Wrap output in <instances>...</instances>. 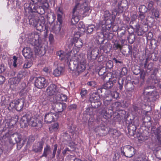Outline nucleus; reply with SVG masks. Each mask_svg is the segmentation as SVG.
Segmentation results:
<instances>
[{"instance_id":"obj_34","label":"nucleus","mask_w":161,"mask_h":161,"mask_svg":"<svg viewBox=\"0 0 161 161\" xmlns=\"http://www.w3.org/2000/svg\"><path fill=\"white\" fill-rule=\"evenodd\" d=\"M152 83L153 84H157L159 87L161 89V80H158L156 76L153 75L152 77Z\"/></svg>"},{"instance_id":"obj_8","label":"nucleus","mask_w":161,"mask_h":161,"mask_svg":"<svg viewBox=\"0 0 161 161\" xmlns=\"http://www.w3.org/2000/svg\"><path fill=\"white\" fill-rule=\"evenodd\" d=\"M34 84L36 87L39 89L45 88L48 85L47 81L45 78L42 77L35 78Z\"/></svg>"},{"instance_id":"obj_48","label":"nucleus","mask_w":161,"mask_h":161,"mask_svg":"<svg viewBox=\"0 0 161 161\" xmlns=\"http://www.w3.org/2000/svg\"><path fill=\"white\" fill-rule=\"evenodd\" d=\"M112 110H109V109H106V110H103L102 111V113L104 114L106 116H108V117L109 116H111L112 112Z\"/></svg>"},{"instance_id":"obj_19","label":"nucleus","mask_w":161,"mask_h":161,"mask_svg":"<svg viewBox=\"0 0 161 161\" xmlns=\"http://www.w3.org/2000/svg\"><path fill=\"white\" fill-rule=\"evenodd\" d=\"M44 143L42 141L37 142L33 146L32 151L35 153L41 152L42 150Z\"/></svg>"},{"instance_id":"obj_26","label":"nucleus","mask_w":161,"mask_h":161,"mask_svg":"<svg viewBox=\"0 0 161 161\" xmlns=\"http://www.w3.org/2000/svg\"><path fill=\"white\" fill-rule=\"evenodd\" d=\"M30 117L29 115L25 114L22 117L20 123L22 126L26 127L28 125Z\"/></svg>"},{"instance_id":"obj_25","label":"nucleus","mask_w":161,"mask_h":161,"mask_svg":"<svg viewBox=\"0 0 161 161\" xmlns=\"http://www.w3.org/2000/svg\"><path fill=\"white\" fill-rule=\"evenodd\" d=\"M104 38L108 40H111L113 37V34L109 32L108 29H103L102 32Z\"/></svg>"},{"instance_id":"obj_52","label":"nucleus","mask_w":161,"mask_h":161,"mask_svg":"<svg viewBox=\"0 0 161 161\" xmlns=\"http://www.w3.org/2000/svg\"><path fill=\"white\" fill-rule=\"evenodd\" d=\"M109 95L113 98L115 99H117L119 97V93L116 91L110 92Z\"/></svg>"},{"instance_id":"obj_35","label":"nucleus","mask_w":161,"mask_h":161,"mask_svg":"<svg viewBox=\"0 0 161 161\" xmlns=\"http://www.w3.org/2000/svg\"><path fill=\"white\" fill-rule=\"evenodd\" d=\"M111 106L113 109H115L116 111H119L122 107L121 103L118 102L113 103Z\"/></svg>"},{"instance_id":"obj_32","label":"nucleus","mask_w":161,"mask_h":161,"mask_svg":"<svg viewBox=\"0 0 161 161\" xmlns=\"http://www.w3.org/2000/svg\"><path fill=\"white\" fill-rule=\"evenodd\" d=\"M123 10V8L118 5L117 8L112 10V15L114 17H115L117 14H119L122 13Z\"/></svg>"},{"instance_id":"obj_17","label":"nucleus","mask_w":161,"mask_h":161,"mask_svg":"<svg viewBox=\"0 0 161 161\" xmlns=\"http://www.w3.org/2000/svg\"><path fill=\"white\" fill-rule=\"evenodd\" d=\"M34 48H35V52L36 55L40 57L44 55L46 53L45 48L42 46L39 42L38 45L35 46Z\"/></svg>"},{"instance_id":"obj_6","label":"nucleus","mask_w":161,"mask_h":161,"mask_svg":"<svg viewBox=\"0 0 161 161\" xmlns=\"http://www.w3.org/2000/svg\"><path fill=\"white\" fill-rule=\"evenodd\" d=\"M52 106L53 109L56 112H61L65 109L66 107L65 103L54 100L53 99Z\"/></svg>"},{"instance_id":"obj_63","label":"nucleus","mask_w":161,"mask_h":161,"mask_svg":"<svg viewBox=\"0 0 161 161\" xmlns=\"http://www.w3.org/2000/svg\"><path fill=\"white\" fill-rule=\"evenodd\" d=\"M11 80L12 81V82L15 85H17L18 84L20 81L19 80H18L16 77H15L11 79Z\"/></svg>"},{"instance_id":"obj_14","label":"nucleus","mask_w":161,"mask_h":161,"mask_svg":"<svg viewBox=\"0 0 161 161\" xmlns=\"http://www.w3.org/2000/svg\"><path fill=\"white\" fill-rule=\"evenodd\" d=\"M62 18V16L60 14H58L57 20L59 22V24L57 23L56 24L54 25L52 28V30L54 33L58 35L60 34V31L61 30L60 25L61 24Z\"/></svg>"},{"instance_id":"obj_7","label":"nucleus","mask_w":161,"mask_h":161,"mask_svg":"<svg viewBox=\"0 0 161 161\" xmlns=\"http://www.w3.org/2000/svg\"><path fill=\"white\" fill-rule=\"evenodd\" d=\"M135 153L134 148L130 145L124 146L123 148H121V153L127 157H131Z\"/></svg>"},{"instance_id":"obj_62","label":"nucleus","mask_w":161,"mask_h":161,"mask_svg":"<svg viewBox=\"0 0 161 161\" xmlns=\"http://www.w3.org/2000/svg\"><path fill=\"white\" fill-rule=\"evenodd\" d=\"M35 140V138L34 136L32 135L30 136L29 137L27 141L28 143L30 144L33 142Z\"/></svg>"},{"instance_id":"obj_53","label":"nucleus","mask_w":161,"mask_h":161,"mask_svg":"<svg viewBox=\"0 0 161 161\" xmlns=\"http://www.w3.org/2000/svg\"><path fill=\"white\" fill-rule=\"evenodd\" d=\"M47 0H31V3H38L39 4H45V3H47Z\"/></svg>"},{"instance_id":"obj_45","label":"nucleus","mask_w":161,"mask_h":161,"mask_svg":"<svg viewBox=\"0 0 161 161\" xmlns=\"http://www.w3.org/2000/svg\"><path fill=\"white\" fill-rule=\"evenodd\" d=\"M128 2L126 0H122L118 4V6L122 7L124 8L127 6Z\"/></svg>"},{"instance_id":"obj_36","label":"nucleus","mask_w":161,"mask_h":161,"mask_svg":"<svg viewBox=\"0 0 161 161\" xmlns=\"http://www.w3.org/2000/svg\"><path fill=\"white\" fill-rule=\"evenodd\" d=\"M74 40L75 41V47L78 48H80L82 47L83 45V43L80 39L75 37L74 38Z\"/></svg>"},{"instance_id":"obj_41","label":"nucleus","mask_w":161,"mask_h":161,"mask_svg":"<svg viewBox=\"0 0 161 161\" xmlns=\"http://www.w3.org/2000/svg\"><path fill=\"white\" fill-rule=\"evenodd\" d=\"M104 37L103 35V33L101 34V36L98 35L96 37L97 43L99 44H103L104 41Z\"/></svg>"},{"instance_id":"obj_10","label":"nucleus","mask_w":161,"mask_h":161,"mask_svg":"<svg viewBox=\"0 0 161 161\" xmlns=\"http://www.w3.org/2000/svg\"><path fill=\"white\" fill-rule=\"evenodd\" d=\"M79 3L76 5L73 9L72 18L71 19V22L72 24L75 25L79 21V19L78 16L79 9L78 8V5Z\"/></svg>"},{"instance_id":"obj_55","label":"nucleus","mask_w":161,"mask_h":161,"mask_svg":"<svg viewBox=\"0 0 161 161\" xmlns=\"http://www.w3.org/2000/svg\"><path fill=\"white\" fill-rule=\"evenodd\" d=\"M94 28V25H89L87 28V32L88 33H91L93 31Z\"/></svg>"},{"instance_id":"obj_12","label":"nucleus","mask_w":161,"mask_h":161,"mask_svg":"<svg viewBox=\"0 0 161 161\" xmlns=\"http://www.w3.org/2000/svg\"><path fill=\"white\" fill-rule=\"evenodd\" d=\"M47 95L51 96L57 94L58 89L57 86L54 84H51L47 88L46 90Z\"/></svg>"},{"instance_id":"obj_51","label":"nucleus","mask_w":161,"mask_h":161,"mask_svg":"<svg viewBox=\"0 0 161 161\" xmlns=\"http://www.w3.org/2000/svg\"><path fill=\"white\" fill-rule=\"evenodd\" d=\"M151 12L152 14L154 15L155 17L158 18L159 13L156 8H153L151 10Z\"/></svg>"},{"instance_id":"obj_11","label":"nucleus","mask_w":161,"mask_h":161,"mask_svg":"<svg viewBox=\"0 0 161 161\" xmlns=\"http://www.w3.org/2000/svg\"><path fill=\"white\" fill-rule=\"evenodd\" d=\"M22 137V136L20 134L16 132L14 133L11 136L10 138L9 139V141L10 143L14 144L21 142Z\"/></svg>"},{"instance_id":"obj_13","label":"nucleus","mask_w":161,"mask_h":161,"mask_svg":"<svg viewBox=\"0 0 161 161\" xmlns=\"http://www.w3.org/2000/svg\"><path fill=\"white\" fill-rule=\"evenodd\" d=\"M99 50L97 48L95 47L92 49H90L87 51V56L90 59H95L99 54Z\"/></svg>"},{"instance_id":"obj_64","label":"nucleus","mask_w":161,"mask_h":161,"mask_svg":"<svg viewBox=\"0 0 161 161\" xmlns=\"http://www.w3.org/2000/svg\"><path fill=\"white\" fill-rule=\"evenodd\" d=\"M134 31L135 29L131 25H130L129 27L128 28V32L129 35L134 34Z\"/></svg>"},{"instance_id":"obj_50","label":"nucleus","mask_w":161,"mask_h":161,"mask_svg":"<svg viewBox=\"0 0 161 161\" xmlns=\"http://www.w3.org/2000/svg\"><path fill=\"white\" fill-rule=\"evenodd\" d=\"M124 80L123 78H120L118 81V84L119 86V89L120 90H122L123 87Z\"/></svg>"},{"instance_id":"obj_46","label":"nucleus","mask_w":161,"mask_h":161,"mask_svg":"<svg viewBox=\"0 0 161 161\" xmlns=\"http://www.w3.org/2000/svg\"><path fill=\"white\" fill-rule=\"evenodd\" d=\"M14 133L12 130H8L7 132L3 136V138L5 139L7 138L9 140V138H10L11 136H12Z\"/></svg>"},{"instance_id":"obj_38","label":"nucleus","mask_w":161,"mask_h":161,"mask_svg":"<svg viewBox=\"0 0 161 161\" xmlns=\"http://www.w3.org/2000/svg\"><path fill=\"white\" fill-rule=\"evenodd\" d=\"M28 125L32 127H36L37 125V120L34 118H31L30 117Z\"/></svg>"},{"instance_id":"obj_43","label":"nucleus","mask_w":161,"mask_h":161,"mask_svg":"<svg viewBox=\"0 0 161 161\" xmlns=\"http://www.w3.org/2000/svg\"><path fill=\"white\" fill-rule=\"evenodd\" d=\"M91 103L92 107L95 108H97L99 107L102 104L100 100H99V101L92 102Z\"/></svg>"},{"instance_id":"obj_18","label":"nucleus","mask_w":161,"mask_h":161,"mask_svg":"<svg viewBox=\"0 0 161 161\" xmlns=\"http://www.w3.org/2000/svg\"><path fill=\"white\" fill-rule=\"evenodd\" d=\"M37 36V35H35L34 34H31V35L29 36L27 38L28 43L32 46H34V47L38 45L39 42L38 39H35L36 37Z\"/></svg>"},{"instance_id":"obj_61","label":"nucleus","mask_w":161,"mask_h":161,"mask_svg":"<svg viewBox=\"0 0 161 161\" xmlns=\"http://www.w3.org/2000/svg\"><path fill=\"white\" fill-rule=\"evenodd\" d=\"M106 69L105 67L101 68L98 71V74L99 75H102L106 73Z\"/></svg>"},{"instance_id":"obj_60","label":"nucleus","mask_w":161,"mask_h":161,"mask_svg":"<svg viewBox=\"0 0 161 161\" xmlns=\"http://www.w3.org/2000/svg\"><path fill=\"white\" fill-rule=\"evenodd\" d=\"M158 55L155 53H153L151 54L150 59L153 61H156L158 59Z\"/></svg>"},{"instance_id":"obj_39","label":"nucleus","mask_w":161,"mask_h":161,"mask_svg":"<svg viewBox=\"0 0 161 161\" xmlns=\"http://www.w3.org/2000/svg\"><path fill=\"white\" fill-rule=\"evenodd\" d=\"M113 85V84L112 80L109 81V80L106 83L103 85V87L104 88V89L107 90L111 88Z\"/></svg>"},{"instance_id":"obj_20","label":"nucleus","mask_w":161,"mask_h":161,"mask_svg":"<svg viewBox=\"0 0 161 161\" xmlns=\"http://www.w3.org/2000/svg\"><path fill=\"white\" fill-rule=\"evenodd\" d=\"M154 129H155L154 127L152 126L151 128V130L154 131L158 141V144L161 145V126L158 127L155 130H154Z\"/></svg>"},{"instance_id":"obj_27","label":"nucleus","mask_w":161,"mask_h":161,"mask_svg":"<svg viewBox=\"0 0 161 161\" xmlns=\"http://www.w3.org/2000/svg\"><path fill=\"white\" fill-rule=\"evenodd\" d=\"M100 97L99 94L96 92H93L90 95L89 101L91 103L92 102L99 101Z\"/></svg>"},{"instance_id":"obj_21","label":"nucleus","mask_w":161,"mask_h":161,"mask_svg":"<svg viewBox=\"0 0 161 161\" xmlns=\"http://www.w3.org/2000/svg\"><path fill=\"white\" fill-rule=\"evenodd\" d=\"M22 53L24 56L26 58H31L33 55V52L29 47L24 48L22 51Z\"/></svg>"},{"instance_id":"obj_31","label":"nucleus","mask_w":161,"mask_h":161,"mask_svg":"<svg viewBox=\"0 0 161 161\" xmlns=\"http://www.w3.org/2000/svg\"><path fill=\"white\" fill-rule=\"evenodd\" d=\"M147 58L146 60H145V63L144 64V67L145 69L147 70H146L147 72H150V71L153 70V63H150L147 65Z\"/></svg>"},{"instance_id":"obj_2","label":"nucleus","mask_w":161,"mask_h":161,"mask_svg":"<svg viewBox=\"0 0 161 161\" xmlns=\"http://www.w3.org/2000/svg\"><path fill=\"white\" fill-rule=\"evenodd\" d=\"M48 7L47 3L45 4H39L34 3H30L28 7L25 9L28 17L31 16L32 18H35L37 14H43L45 13V11L47 9Z\"/></svg>"},{"instance_id":"obj_49","label":"nucleus","mask_w":161,"mask_h":161,"mask_svg":"<svg viewBox=\"0 0 161 161\" xmlns=\"http://www.w3.org/2000/svg\"><path fill=\"white\" fill-rule=\"evenodd\" d=\"M147 10V8L145 5H141L139 7V13H146Z\"/></svg>"},{"instance_id":"obj_58","label":"nucleus","mask_w":161,"mask_h":161,"mask_svg":"<svg viewBox=\"0 0 161 161\" xmlns=\"http://www.w3.org/2000/svg\"><path fill=\"white\" fill-rule=\"evenodd\" d=\"M113 66V61L109 60L106 63V67L108 68L111 69L112 68Z\"/></svg>"},{"instance_id":"obj_15","label":"nucleus","mask_w":161,"mask_h":161,"mask_svg":"<svg viewBox=\"0 0 161 161\" xmlns=\"http://www.w3.org/2000/svg\"><path fill=\"white\" fill-rule=\"evenodd\" d=\"M125 39L114 40L113 41V48L115 50L121 51L123 48L124 45Z\"/></svg>"},{"instance_id":"obj_59","label":"nucleus","mask_w":161,"mask_h":161,"mask_svg":"<svg viewBox=\"0 0 161 161\" xmlns=\"http://www.w3.org/2000/svg\"><path fill=\"white\" fill-rule=\"evenodd\" d=\"M127 73V69L126 67H123L121 69V71L120 73V75L122 76L125 75Z\"/></svg>"},{"instance_id":"obj_47","label":"nucleus","mask_w":161,"mask_h":161,"mask_svg":"<svg viewBox=\"0 0 161 161\" xmlns=\"http://www.w3.org/2000/svg\"><path fill=\"white\" fill-rule=\"evenodd\" d=\"M103 101L104 105L106 107L110 104L112 99H108L107 97H104L103 98Z\"/></svg>"},{"instance_id":"obj_22","label":"nucleus","mask_w":161,"mask_h":161,"mask_svg":"<svg viewBox=\"0 0 161 161\" xmlns=\"http://www.w3.org/2000/svg\"><path fill=\"white\" fill-rule=\"evenodd\" d=\"M137 127L135 126L131 122L127 127L128 133L130 136H133L136 133Z\"/></svg>"},{"instance_id":"obj_4","label":"nucleus","mask_w":161,"mask_h":161,"mask_svg":"<svg viewBox=\"0 0 161 161\" xmlns=\"http://www.w3.org/2000/svg\"><path fill=\"white\" fill-rule=\"evenodd\" d=\"M153 86H147L145 87L143 93L144 94L147 96L148 99L149 101L154 102L159 97V95L156 91H152V92L150 91H148L147 90L150 88V89H153Z\"/></svg>"},{"instance_id":"obj_1","label":"nucleus","mask_w":161,"mask_h":161,"mask_svg":"<svg viewBox=\"0 0 161 161\" xmlns=\"http://www.w3.org/2000/svg\"><path fill=\"white\" fill-rule=\"evenodd\" d=\"M72 59L73 61V64H70L69 67L72 71V75L76 77L86 69V60L82 54H75Z\"/></svg>"},{"instance_id":"obj_24","label":"nucleus","mask_w":161,"mask_h":161,"mask_svg":"<svg viewBox=\"0 0 161 161\" xmlns=\"http://www.w3.org/2000/svg\"><path fill=\"white\" fill-rule=\"evenodd\" d=\"M54 100L58 101H66L67 99V97L65 95L61 94L60 92H58L53 98Z\"/></svg>"},{"instance_id":"obj_42","label":"nucleus","mask_w":161,"mask_h":161,"mask_svg":"<svg viewBox=\"0 0 161 161\" xmlns=\"http://www.w3.org/2000/svg\"><path fill=\"white\" fill-rule=\"evenodd\" d=\"M89 3V1L88 0H85L83 3L80 5V9H83L84 8L86 12L88 11L90 8L88 6V4Z\"/></svg>"},{"instance_id":"obj_3","label":"nucleus","mask_w":161,"mask_h":161,"mask_svg":"<svg viewBox=\"0 0 161 161\" xmlns=\"http://www.w3.org/2000/svg\"><path fill=\"white\" fill-rule=\"evenodd\" d=\"M29 24L36 28V29L39 31H41L43 30H48V27L45 25V20L44 17L41 19H38L36 18H32L31 16L28 17Z\"/></svg>"},{"instance_id":"obj_57","label":"nucleus","mask_w":161,"mask_h":161,"mask_svg":"<svg viewBox=\"0 0 161 161\" xmlns=\"http://www.w3.org/2000/svg\"><path fill=\"white\" fill-rule=\"evenodd\" d=\"M104 20L110 19L111 18V14L108 11H106L104 14Z\"/></svg>"},{"instance_id":"obj_23","label":"nucleus","mask_w":161,"mask_h":161,"mask_svg":"<svg viewBox=\"0 0 161 161\" xmlns=\"http://www.w3.org/2000/svg\"><path fill=\"white\" fill-rule=\"evenodd\" d=\"M112 48V45L109 42H106L104 45L100 46V50H103V52L107 53Z\"/></svg>"},{"instance_id":"obj_33","label":"nucleus","mask_w":161,"mask_h":161,"mask_svg":"<svg viewBox=\"0 0 161 161\" xmlns=\"http://www.w3.org/2000/svg\"><path fill=\"white\" fill-rule=\"evenodd\" d=\"M151 118L150 117L145 116L142 119L143 122L147 127H150L152 125Z\"/></svg>"},{"instance_id":"obj_40","label":"nucleus","mask_w":161,"mask_h":161,"mask_svg":"<svg viewBox=\"0 0 161 161\" xmlns=\"http://www.w3.org/2000/svg\"><path fill=\"white\" fill-rule=\"evenodd\" d=\"M58 58L61 60L64 59L65 57V53L63 51H60L57 53Z\"/></svg>"},{"instance_id":"obj_9","label":"nucleus","mask_w":161,"mask_h":161,"mask_svg":"<svg viewBox=\"0 0 161 161\" xmlns=\"http://www.w3.org/2000/svg\"><path fill=\"white\" fill-rule=\"evenodd\" d=\"M58 118L57 113L51 112L47 113L44 116V121L47 124L51 123L56 120Z\"/></svg>"},{"instance_id":"obj_44","label":"nucleus","mask_w":161,"mask_h":161,"mask_svg":"<svg viewBox=\"0 0 161 161\" xmlns=\"http://www.w3.org/2000/svg\"><path fill=\"white\" fill-rule=\"evenodd\" d=\"M127 38L128 42L130 44H132L135 40V35L134 34L129 35Z\"/></svg>"},{"instance_id":"obj_54","label":"nucleus","mask_w":161,"mask_h":161,"mask_svg":"<svg viewBox=\"0 0 161 161\" xmlns=\"http://www.w3.org/2000/svg\"><path fill=\"white\" fill-rule=\"evenodd\" d=\"M84 112L87 115H92L93 114V109L92 108H86Z\"/></svg>"},{"instance_id":"obj_16","label":"nucleus","mask_w":161,"mask_h":161,"mask_svg":"<svg viewBox=\"0 0 161 161\" xmlns=\"http://www.w3.org/2000/svg\"><path fill=\"white\" fill-rule=\"evenodd\" d=\"M95 131L97 133V135L100 136H103L107 134L108 129L104 126H101L96 128Z\"/></svg>"},{"instance_id":"obj_30","label":"nucleus","mask_w":161,"mask_h":161,"mask_svg":"<svg viewBox=\"0 0 161 161\" xmlns=\"http://www.w3.org/2000/svg\"><path fill=\"white\" fill-rule=\"evenodd\" d=\"M64 71V69L63 67L58 66L53 71V74L55 76H58L63 73Z\"/></svg>"},{"instance_id":"obj_29","label":"nucleus","mask_w":161,"mask_h":161,"mask_svg":"<svg viewBox=\"0 0 161 161\" xmlns=\"http://www.w3.org/2000/svg\"><path fill=\"white\" fill-rule=\"evenodd\" d=\"M52 153L51 148L48 145H47L46 147L44 148L43 153L41 158L43 157H47V156L51 154Z\"/></svg>"},{"instance_id":"obj_37","label":"nucleus","mask_w":161,"mask_h":161,"mask_svg":"<svg viewBox=\"0 0 161 161\" xmlns=\"http://www.w3.org/2000/svg\"><path fill=\"white\" fill-rule=\"evenodd\" d=\"M105 25H103L104 26L102 27V29H108L109 30L112 26L111 25L112 21L110 19L105 20Z\"/></svg>"},{"instance_id":"obj_5","label":"nucleus","mask_w":161,"mask_h":161,"mask_svg":"<svg viewBox=\"0 0 161 161\" xmlns=\"http://www.w3.org/2000/svg\"><path fill=\"white\" fill-rule=\"evenodd\" d=\"M24 104V100L18 99L12 101L9 104L8 109L10 111L14 108L17 111H20L23 108Z\"/></svg>"},{"instance_id":"obj_56","label":"nucleus","mask_w":161,"mask_h":161,"mask_svg":"<svg viewBox=\"0 0 161 161\" xmlns=\"http://www.w3.org/2000/svg\"><path fill=\"white\" fill-rule=\"evenodd\" d=\"M75 44V41L74 40V38L72 39H70L69 40L68 42V47L70 49L71 47L73 46L74 44Z\"/></svg>"},{"instance_id":"obj_28","label":"nucleus","mask_w":161,"mask_h":161,"mask_svg":"<svg viewBox=\"0 0 161 161\" xmlns=\"http://www.w3.org/2000/svg\"><path fill=\"white\" fill-rule=\"evenodd\" d=\"M108 131L109 134L114 138H118L120 135V132L115 129H110Z\"/></svg>"}]
</instances>
